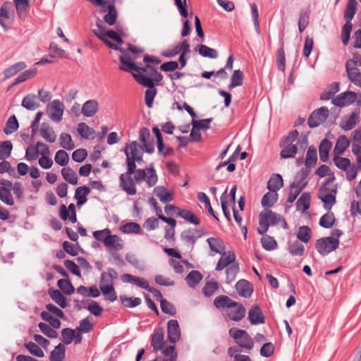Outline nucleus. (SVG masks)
<instances>
[{
    "label": "nucleus",
    "mask_w": 361,
    "mask_h": 361,
    "mask_svg": "<svg viewBox=\"0 0 361 361\" xmlns=\"http://www.w3.org/2000/svg\"><path fill=\"white\" fill-rule=\"evenodd\" d=\"M121 231L124 233H141L140 226L135 222L126 223L121 227Z\"/></svg>",
    "instance_id": "nucleus-58"
},
{
    "label": "nucleus",
    "mask_w": 361,
    "mask_h": 361,
    "mask_svg": "<svg viewBox=\"0 0 361 361\" xmlns=\"http://www.w3.org/2000/svg\"><path fill=\"white\" fill-rule=\"evenodd\" d=\"M356 66H361V56L358 54H353V59L345 62V69L358 70Z\"/></svg>",
    "instance_id": "nucleus-63"
},
{
    "label": "nucleus",
    "mask_w": 361,
    "mask_h": 361,
    "mask_svg": "<svg viewBox=\"0 0 361 361\" xmlns=\"http://www.w3.org/2000/svg\"><path fill=\"white\" fill-rule=\"evenodd\" d=\"M167 338L172 343H176L180 338V329L176 319H171L167 324Z\"/></svg>",
    "instance_id": "nucleus-12"
},
{
    "label": "nucleus",
    "mask_w": 361,
    "mask_h": 361,
    "mask_svg": "<svg viewBox=\"0 0 361 361\" xmlns=\"http://www.w3.org/2000/svg\"><path fill=\"white\" fill-rule=\"evenodd\" d=\"M243 73L240 70H235L231 76V83L228 85V89L232 90L233 88L240 86L243 85Z\"/></svg>",
    "instance_id": "nucleus-51"
},
{
    "label": "nucleus",
    "mask_w": 361,
    "mask_h": 361,
    "mask_svg": "<svg viewBox=\"0 0 361 361\" xmlns=\"http://www.w3.org/2000/svg\"><path fill=\"white\" fill-rule=\"evenodd\" d=\"M299 133L297 130L289 132L288 135L284 136L280 141V147L282 148L280 156L282 159L293 158L298 152V149H305L308 142L306 136L298 139Z\"/></svg>",
    "instance_id": "nucleus-3"
},
{
    "label": "nucleus",
    "mask_w": 361,
    "mask_h": 361,
    "mask_svg": "<svg viewBox=\"0 0 361 361\" xmlns=\"http://www.w3.org/2000/svg\"><path fill=\"white\" fill-rule=\"evenodd\" d=\"M78 132L79 135L85 139H88L91 135L94 134V130L89 127L85 123H80L78 126Z\"/></svg>",
    "instance_id": "nucleus-61"
},
{
    "label": "nucleus",
    "mask_w": 361,
    "mask_h": 361,
    "mask_svg": "<svg viewBox=\"0 0 361 361\" xmlns=\"http://www.w3.org/2000/svg\"><path fill=\"white\" fill-rule=\"evenodd\" d=\"M178 215L185 219V221L190 222V224L198 225L200 224V219L191 211L188 209H180L178 210Z\"/></svg>",
    "instance_id": "nucleus-43"
},
{
    "label": "nucleus",
    "mask_w": 361,
    "mask_h": 361,
    "mask_svg": "<svg viewBox=\"0 0 361 361\" xmlns=\"http://www.w3.org/2000/svg\"><path fill=\"white\" fill-rule=\"evenodd\" d=\"M207 242L208 243L210 249L216 253L222 254V252L226 250L224 242L219 238L212 237L209 238H207Z\"/></svg>",
    "instance_id": "nucleus-38"
},
{
    "label": "nucleus",
    "mask_w": 361,
    "mask_h": 361,
    "mask_svg": "<svg viewBox=\"0 0 361 361\" xmlns=\"http://www.w3.org/2000/svg\"><path fill=\"white\" fill-rule=\"evenodd\" d=\"M333 161L336 167L342 171H347L350 166V160L348 158L341 157L340 155L334 154Z\"/></svg>",
    "instance_id": "nucleus-57"
},
{
    "label": "nucleus",
    "mask_w": 361,
    "mask_h": 361,
    "mask_svg": "<svg viewBox=\"0 0 361 361\" xmlns=\"http://www.w3.org/2000/svg\"><path fill=\"white\" fill-rule=\"evenodd\" d=\"M133 77L139 84L147 87L145 91V100L147 106L151 108L157 93V89L155 87V85H159V84L152 82L149 78H147L141 73H133Z\"/></svg>",
    "instance_id": "nucleus-4"
},
{
    "label": "nucleus",
    "mask_w": 361,
    "mask_h": 361,
    "mask_svg": "<svg viewBox=\"0 0 361 361\" xmlns=\"http://www.w3.org/2000/svg\"><path fill=\"white\" fill-rule=\"evenodd\" d=\"M235 288L238 294L245 298H250L253 291L250 283L245 279L238 281L235 284Z\"/></svg>",
    "instance_id": "nucleus-19"
},
{
    "label": "nucleus",
    "mask_w": 361,
    "mask_h": 361,
    "mask_svg": "<svg viewBox=\"0 0 361 361\" xmlns=\"http://www.w3.org/2000/svg\"><path fill=\"white\" fill-rule=\"evenodd\" d=\"M232 337L238 347L241 348L250 350L254 347L253 340L245 330L234 329Z\"/></svg>",
    "instance_id": "nucleus-6"
},
{
    "label": "nucleus",
    "mask_w": 361,
    "mask_h": 361,
    "mask_svg": "<svg viewBox=\"0 0 361 361\" xmlns=\"http://www.w3.org/2000/svg\"><path fill=\"white\" fill-rule=\"evenodd\" d=\"M82 305L81 306H78V309L80 310L82 308H85L88 310L95 317H99L102 314L103 308L96 301L91 300L90 303L86 305L85 302L82 300Z\"/></svg>",
    "instance_id": "nucleus-29"
},
{
    "label": "nucleus",
    "mask_w": 361,
    "mask_h": 361,
    "mask_svg": "<svg viewBox=\"0 0 361 361\" xmlns=\"http://www.w3.org/2000/svg\"><path fill=\"white\" fill-rule=\"evenodd\" d=\"M136 56H130V54H124L119 56L120 66L121 71L131 72L133 73H141L145 75L152 81V82L160 84L163 79V75L157 71L153 66L146 64L145 66H139L135 63Z\"/></svg>",
    "instance_id": "nucleus-2"
},
{
    "label": "nucleus",
    "mask_w": 361,
    "mask_h": 361,
    "mask_svg": "<svg viewBox=\"0 0 361 361\" xmlns=\"http://www.w3.org/2000/svg\"><path fill=\"white\" fill-rule=\"evenodd\" d=\"M349 140L345 135H341L337 139L335 147L334 149V154L341 155L349 146Z\"/></svg>",
    "instance_id": "nucleus-36"
},
{
    "label": "nucleus",
    "mask_w": 361,
    "mask_h": 361,
    "mask_svg": "<svg viewBox=\"0 0 361 361\" xmlns=\"http://www.w3.org/2000/svg\"><path fill=\"white\" fill-rule=\"evenodd\" d=\"M14 18L13 6L11 1L3 3L0 8V25L5 31L8 30L7 20H13Z\"/></svg>",
    "instance_id": "nucleus-8"
},
{
    "label": "nucleus",
    "mask_w": 361,
    "mask_h": 361,
    "mask_svg": "<svg viewBox=\"0 0 361 361\" xmlns=\"http://www.w3.org/2000/svg\"><path fill=\"white\" fill-rule=\"evenodd\" d=\"M60 146L67 150H71L75 148V144L70 134L62 133L59 137Z\"/></svg>",
    "instance_id": "nucleus-45"
},
{
    "label": "nucleus",
    "mask_w": 361,
    "mask_h": 361,
    "mask_svg": "<svg viewBox=\"0 0 361 361\" xmlns=\"http://www.w3.org/2000/svg\"><path fill=\"white\" fill-rule=\"evenodd\" d=\"M49 295L52 300H54L61 308H66L68 306L67 300L61 292L57 289L51 290Z\"/></svg>",
    "instance_id": "nucleus-41"
},
{
    "label": "nucleus",
    "mask_w": 361,
    "mask_h": 361,
    "mask_svg": "<svg viewBox=\"0 0 361 361\" xmlns=\"http://www.w3.org/2000/svg\"><path fill=\"white\" fill-rule=\"evenodd\" d=\"M104 245L115 250H121L123 248L122 240L116 235H111V233L107 236Z\"/></svg>",
    "instance_id": "nucleus-30"
},
{
    "label": "nucleus",
    "mask_w": 361,
    "mask_h": 361,
    "mask_svg": "<svg viewBox=\"0 0 361 361\" xmlns=\"http://www.w3.org/2000/svg\"><path fill=\"white\" fill-rule=\"evenodd\" d=\"M235 259V255L233 252H228L226 253L225 251L222 252L221 257L216 266V271H221L226 267H228L232 264H234Z\"/></svg>",
    "instance_id": "nucleus-17"
},
{
    "label": "nucleus",
    "mask_w": 361,
    "mask_h": 361,
    "mask_svg": "<svg viewBox=\"0 0 361 361\" xmlns=\"http://www.w3.org/2000/svg\"><path fill=\"white\" fill-rule=\"evenodd\" d=\"M99 288L102 294L110 302H114L117 300V295L114 286H99Z\"/></svg>",
    "instance_id": "nucleus-53"
},
{
    "label": "nucleus",
    "mask_w": 361,
    "mask_h": 361,
    "mask_svg": "<svg viewBox=\"0 0 361 361\" xmlns=\"http://www.w3.org/2000/svg\"><path fill=\"white\" fill-rule=\"evenodd\" d=\"M309 170L307 169H301L295 175L294 180L290 183L293 188H301L302 190H304L307 185V181L306 180L308 175Z\"/></svg>",
    "instance_id": "nucleus-16"
},
{
    "label": "nucleus",
    "mask_w": 361,
    "mask_h": 361,
    "mask_svg": "<svg viewBox=\"0 0 361 361\" xmlns=\"http://www.w3.org/2000/svg\"><path fill=\"white\" fill-rule=\"evenodd\" d=\"M346 73L350 81L361 87V73L358 70H349Z\"/></svg>",
    "instance_id": "nucleus-64"
},
{
    "label": "nucleus",
    "mask_w": 361,
    "mask_h": 361,
    "mask_svg": "<svg viewBox=\"0 0 361 361\" xmlns=\"http://www.w3.org/2000/svg\"><path fill=\"white\" fill-rule=\"evenodd\" d=\"M57 285L61 291L68 295H71L75 290L71 281L65 279H59L57 282Z\"/></svg>",
    "instance_id": "nucleus-59"
},
{
    "label": "nucleus",
    "mask_w": 361,
    "mask_h": 361,
    "mask_svg": "<svg viewBox=\"0 0 361 361\" xmlns=\"http://www.w3.org/2000/svg\"><path fill=\"white\" fill-rule=\"evenodd\" d=\"M322 194V192H318V198L323 202L324 208L327 211H330L333 206L336 204V195Z\"/></svg>",
    "instance_id": "nucleus-33"
},
{
    "label": "nucleus",
    "mask_w": 361,
    "mask_h": 361,
    "mask_svg": "<svg viewBox=\"0 0 361 361\" xmlns=\"http://www.w3.org/2000/svg\"><path fill=\"white\" fill-rule=\"evenodd\" d=\"M335 221L334 213L329 212L320 218L319 224L323 228H330L334 226Z\"/></svg>",
    "instance_id": "nucleus-47"
},
{
    "label": "nucleus",
    "mask_w": 361,
    "mask_h": 361,
    "mask_svg": "<svg viewBox=\"0 0 361 361\" xmlns=\"http://www.w3.org/2000/svg\"><path fill=\"white\" fill-rule=\"evenodd\" d=\"M15 4L17 15L21 20H25L27 16V12L30 7L28 0H13Z\"/></svg>",
    "instance_id": "nucleus-23"
},
{
    "label": "nucleus",
    "mask_w": 361,
    "mask_h": 361,
    "mask_svg": "<svg viewBox=\"0 0 361 361\" xmlns=\"http://www.w3.org/2000/svg\"><path fill=\"white\" fill-rule=\"evenodd\" d=\"M39 135L46 141L49 142H54L56 139V135L54 130L46 123H43L39 129Z\"/></svg>",
    "instance_id": "nucleus-24"
},
{
    "label": "nucleus",
    "mask_w": 361,
    "mask_h": 361,
    "mask_svg": "<svg viewBox=\"0 0 361 361\" xmlns=\"http://www.w3.org/2000/svg\"><path fill=\"white\" fill-rule=\"evenodd\" d=\"M120 300L123 305L128 308L135 307L140 305L142 302V300L140 298L127 297L126 295H121Z\"/></svg>",
    "instance_id": "nucleus-49"
},
{
    "label": "nucleus",
    "mask_w": 361,
    "mask_h": 361,
    "mask_svg": "<svg viewBox=\"0 0 361 361\" xmlns=\"http://www.w3.org/2000/svg\"><path fill=\"white\" fill-rule=\"evenodd\" d=\"M90 193V189L86 186H80L76 188L75 198L77 200L78 207L83 205L87 201V196Z\"/></svg>",
    "instance_id": "nucleus-26"
},
{
    "label": "nucleus",
    "mask_w": 361,
    "mask_h": 361,
    "mask_svg": "<svg viewBox=\"0 0 361 361\" xmlns=\"http://www.w3.org/2000/svg\"><path fill=\"white\" fill-rule=\"evenodd\" d=\"M0 200L9 206L14 204V200L10 189L5 187H0Z\"/></svg>",
    "instance_id": "nucleus-55"
},
{
    "label": "nucleus",
    "mask_w": 361,
    "mask_h": 361,
    "mask_svg": "<svg viewBox=\"0 0 361 361\" xmlns=\"http://www.w3.org/2000/svg\"><path fill=\"white\" fill-rule=\"evenodd\" d=\"M311 201L310 194L307 192H303L296 202L297 209L305 212L310 208Z\"/></svg>",
    "instance_id": "nucleus-37"
},
{
    "label": "nucleus",
    "mask_w": 361,
    "mask_h": 361,
    "mask_svg": "<svg viewBox=\"0 0 361 361\" xmlns=\"http://www.w3.org/2000/svg\"><path fill=\"white\" fill-rule=\"evenodd\" d=\"M19 127L16 117L13 115L8 118L6 126L4 128V133L6 135L11 134L16 131Z\"/></svg>",
    "instance_id": "nucleus-48"
},
{
    "label": "nucleus",
    "mask_w": 361,
    "mask_h": 361,
    "mask_svg": "<svg viewBox=\"0 0 361 361\" xmlns=\"http://www.w3.org/2000/svg\"><path fill=\"white\" fill-rule=\"evenodd\" d=\"M339 245V240L334 237H325L316 241L315 247L318 252L324 256L336 250Z\"/></svg>",
    "instance_id": "nucleus-5"
},
{
    "label": "nucleus",
    "mask_w": 361,
    "mask_h": 361,
    "mask_svg": "<svg viewBox=\"0 0 361 361\" xmlns=\"http://www.w3.org/2000/svg\"><path fill=\"white\" fill-rule=\"evenodd\" d=\"M180 238L185 243L190 245L192 249L193 248L197 237L192 231L190 229L183 231L180 234Z\"/></svg>",
    "instance_id": "nucleus-62"
},
{
    "label": "nucleus",
    "mask_w": 361,
    "mask_h": 361,
    "mask_svg": "<svg viewBox=\"0 0 361 361\" xmlns=\"http://www.w3.org/2000/svg\"><path fill=\"white\" fill-rule=\"evenodd\" d=\"M121 279L123 283L134 284L145 290L149 288L148 281L143 278L137 277L130 274H124L121 276Z\"/></svg>",
    "instance_id": "nucleus-15"
},
{
    "label": "nucleus",
    "mask_w": 361,
    "mask_h": 361,
    "mask_svg": "<svg viewBox=\"0 0 361 361\" xmlns=\"http://www.w3.org/2000/svg\"><path fill=\"white\" fill-rule=\"evenodd\" d=\"M288 251L293 256H302L305 252V247L298 240H295L289 244Z\"/></svg>",
    "instance_id": "nucleus-54"
},
{
    "label": "nucleus",
    "mask_w": 361,
    "mask_h": 361,
    "mask_svg": "<svg viewBox=\"0 0 361 361\" xmlns=\"http://www.w3.org/2000/svg\"><path fill=\"white\" fill-rule=\"evenodd\" d=\"M360 111L353 112L345 121H343L341 124L342 129L345 131L350 130L359 122Z\"/></svg>",
    "instance_id": "nucleus-28"
},
{
    "label": "nucleus",
    "mask_w": 361,
    "mask_h": 361,
    "mask_svg": "<svg viewBox=\"0 0 361 361\" xmlns=\"http://www.w3.org/2000/svg\"><path fill=\"white\" fill-rule=\"evenodd\" d=\"M357 99V94L352 91L341 93L333 99L332 102L338 106H345L353 104Z\"/></svg>",
    "instance_id": "nucleus-11"
},
{
    "label": "nucleus",
    "mask_w": 361,
    "mask_h": 361,
    "mask_svg": "<svg viewBox=\"0 0 361 361\" xmlns=\"http://www.w3.org/2000/svg\"><path fill=\"white\" fill-rule=\"evenodd\" d=\"M13 149L12 142L10 140L4 141L0 144V159L4 160L11 156Z\"/></svg>",
    "instance_id": "nucleus-50"
},
{
    "label": "nucleus",
    "mask_w": 361,
    "mask_h": 361,
    "mask_svg": "<svg viewBox=\"0 0 361 361\" xmlns=\"http://www.w3.org/2000/svg\"><path fill=\"white\" fill-rule=\"evenodd\" d=\"M329 111L326 106H322L310 114L307 123L310 128H315L324 123L328 118Z\"/></svg>",
    "instance_id": "nucleus-7"
},
{
    "label": "nucleus",
    "mask_w": 361,
    "mask_h": 361,
    "mask_svg": "<svg viewBox=\"0 0 361 361\" xmlns=\"http://www.w3.org/2000/svg\"><path fill=\"white\" fill-rule=\"evenodd\" d=\"M283 185L282 176L280 174L273 175L267 183V188L272 192H276Z\"/></svg>",
    "instance_id": "nucleus-27"
},
{
    "label": "nucleus",
    "mask_w": 361,
    "mask_h": 361,
    "mask_svg": "<svg viewBox=\"0 0 361 361\" xmlns=\"http://www.w3.org/2000/svg\"><path fill=\"white\" fill-rule=\"evenodd\" d=\"M202 277L200 271L192 270L187 275L185 280L189 286L195 287L201 281Z\"/></svg>",
    "instance_id": "nucleus-46"
},
{
    "label": "nucleus",
    "mask_w": 361,
    "mask_h": 361,
    "mask_svg": "<svg viewBox=\"0 0 361 361\" xmlns=\"http://www.w3.org/2000/svg\"><path fill=\"white\" fill-rule=\"evenodd\" d=\"M277 199V192H268L262 197V205L265 208L271 207L276 202Z\"/></svg>",
    "instance_id": "nucleus-52"
},
{
    "label": "nucleus",
    "mask_w": 361,
    "mask_h": 361,
    "mask_svg": "<svg viewBox=\"0 0 361 361\" xmlns=\"http://www.w3.org/2000/svg\"><path fill=\"white\" fill-rule=\"evenodd\" d=\"M98 109V102L95 99H90L83 104L81 108V114L86 117H92L97 113Z\"/></svg>",
    "instance_id": "nucleus-18"
},
{
    "label": "nucleus",
    "mask_w": 361,
    "mask_h": 361,
    "mask_svg": "<svg viewBox=\"0 0 361 361\" xmlns=\"http://www.w3.org/2000/svg\"><path fill=\"white\" fill-rule=\"evenodd\" d=\"M61 176L68 183L72 185L78 184V176L72 169L69 167L62 169Z\"/></svg>",
    "instance_id": "nucleus-42"
},
{
    "label": "nucleus",
    "mask_w": 361,
    "mask_h": 361,
    "mask_svg": "<svg viewBox=\"0 0 361 361\" xmlns=\"http://www.w3.org/2000/svg\"><path fill=\"white\" fill-rule=\"evenodd\" d=\"M234 300H231L228 296L221 295L217 296L214 300V305L217 309H224L228 310Z\"/></svg>",
    "instance_id": "nucleus-34"
},
{
    "label": "nucleus",
    "mask_w": 361,
    "mask_h": 361,
    "mask_svg": "<svg viewBox=\"0 0 361 361\" xmlns=\"http://www.w3.org/2000/svg\"><path fill=\"white\" fill-rule=\"evenodd\" d=\"M118 278V273L112 268H108L106 271L101 274L99 286H114L113 281Z\"/></svg>",
    "instance_id": "nucleus-22"
},
{
    "label": "nucleus",
    "mask_w": 361,
    "mask_h": 361,
    "mask_svg": "<svg viewBox=\"0 0 361 361\" xmlns=\"http://www.w3.org/2000/svg\"><path fill=\"white\" fill-rule=\"evenodd\" d=\"M332 144L327 139L322 140L319 146V157L322 161L326 162L329 159V151L331 148Z\"/></svg>",
    "instance_id": "nucleus-31"
},
{
    "label": "nucleus",
    "mask_w": 361,
    "mask_h": 361,
    "mask_svg": "<svg viewBox=\"0 0 361 361\" xmlns=\"http://www.w3.org/2000/svg\"><path fill=\"white\" fill-rule=\"evenodd\" d=\"M135 161H142V154L134 157L126 159L127 171L119 176V187L128 195H135L137 193L136 183L145 180L147 186L152 188L158 181V176L154 168V164L145 169H136Z\"/></svg>",
    "instance_id": "nucleus-1"
},
{
    "label": "nucleus",
    "mask_w": 361,
    "mask_h": 361,
    "mask_svg": "<svg viewBox=\"0 0 361 361\" xmlns=\"http://www.w3.org/2000/svg\"><path fill=\"white\" fill-rule=\"evenodd\" d=\"M124 152L126 156V159L134 157L143 153L142 147L137 143V141H133L130 144L126 145L124 148Z\"/></svg>",
    "instance_id": "nucleus-21"
},
{
    "label": "nucleus",
    "mask_w": 361,
    "mask_h": 361,
    "mask_svg": "<svg viewBox=\"0 0 361 361\" xmlns=\"http://www.w3.org/2000/svg\"><path fill=\"white\" fill-rule=\"evenodd\" d=\"M154 195L164 203L169 202L173 200L171 193L167 191L166 188L164 186H157L154 189Z\"/></svg>",
    "instance_id": "nucleus-32"
},
{
    "label": "nucleus",
    "mask_w": 361,
    "mask_h": 361,
    "mask_svg": "<svg viewBox=\"0 0 361 361\" xmlns=\"http://www.w3.org/2000/svg\"><path fill=\"white\" fill-rule=\"evenodd\" d=\"M248 319L253 325L264 324L265 317L258 305H254L248 312Z\"/></svg>",
    "instance_id": "nucleus-13"
},
{
    "label": "nucleus",
    "mask_w": 361,
    "mask_h": 361,
    "mask_svg": "<svg viewBox=\"0 0 361 361\" xmlns=\"http://www.w3.org/2000/svg\"><path fill=\"white\" fill-rule=\"evenodd\" d=\"M64 105L59 99L53 100L48 106L50 118L56 123L62 120Z\"/></svg>",
    "instance_id": "nucleus-9"
},
{
    "label": "nucleus",
    "mask_w": 361,
    "mask_h": 361,
    "mask_svg": "<svg viewBox=\"0 0 361 361\" xmlns=\"http://www.w3.org/2000/svg\"><path fill=\"white\" fill-rule=\"evenodd\" d=\"M104 21L109 25L116 23L117 19V11L114 4L108 6V13L104 17Z\"/></svg>",
    "instance_id": "nucleus-56"
},
{
    "label": "nucleus",
    "mask_w": 361,
    "mask_h": 361,
    "mask_svg": "<svg viewBox=\"0 0 361 361\" xmlns=\"http://www.w3.org/2000/svg\"><path fill=\"white\" fill-rule=\"evenodd\" d=\"M246 310L244 306L238 302L234 301L231 307L226 310L228 318L234 322L241 321L245 316Z\"/></svg>",
    "instance_id": "nucleus-10"
},
{
    "label": "nucleus",
    "mask_w": 361,
    "mask_h": 361,
    "mask_svg": "<svg viewBox=\"0 0 361 361\" xmlns=\"http://www.w3.org/2000/svg\"><path fill=\"white\" fill-rule=\"evenodd\" d=\"M21 105L27 110L34 111L39 106V99L34 94H28L23 99Z\"/></svg>",
    "instance_id": "nucleus-20"
},
{
    "label": "nucleus",
    "mask_w": 361,
    "mask_h": 361,
    "mask_svg": "<svg viewBox=\"0 0 361 361\" xmlns=\"http://www.w3.org/2000/svg\"><path fill=\"white\" fill-rule=\"evenodd\" d=\"M151 345L154 351L163 349L164 346V332L162 328L155 329L152 336Z\"/></svg>",
    "instance_id": "nucleus-14"
},
{
    "label": "nucleus",
    "mask_w": 361,
    "mask_h": 361,
    "mask_svg": "<svg viewBox=\"0 0 361 361\" xmlns=\"http://www.w3.org/2000/svg\"><path fill=\"white\" fill-rule=\"evenodd\" d=\"M262 218L267 220V222L269 223V225L274 226L276 225L279 223L281 220H283L284 222V228H287V224L285 221L284 219L281 217V215L277 214L275 212H273L271 210L261 212L259 214Z\"/></svg>",
    "instance_id": "nucleus-25"
},
{
    "label": "nucleus",
    "mask_w": 361,
    "mask_h": 361,
    "mask_svg": "<svg viewBox=\"0 0 361 361\" xmlns=\"http://www.w3.org/2000/svg\"><path fill=\"white\" fill-rule=\"evenodd\" d=\"M66 356V348L62 343L58 344L51 352L50 361H63Z\"/></svg>",
    "instance_id": "nucleus-35"
},
{
    "label": "nucleus",
    "mask_w": 361,
    "mask_h": 361,
    "mask_svg": "<svg viewBox=\"0 0 361 361\" xmlns=\"http://www.w3.org/2000/svg\"><path fill=\"white\" fill-rule=\"evenodd\" d=\"M297 238L302 242L307 243L311 238V229L307 226H300L297 233Z\"/></svg>",
    "instance_id": "nucleus-60"
},
{
    "label": "nucleus",
    "mask_w": 361,
    "mask_h": 361,
    "mask_svg": "<svg viewBox=\"0 0 361 361\" xmlns=\"http://www.w3.org/2000/svg\"><path fill=\"white\" fill-rule=\"evenodd\" d=\"M357 2L355 0H349L344 11V19L345 22L351 23L357 10Z\"/></svg>",
    "instance_id": "nucleus-39"
},
{
    "label": "nucleus",
    "mask_w": 361,
    "mask_h": 361,
    "mask_svg": "<svg viewBox=\"0 0 361 361\" xmlns=\"http://www.w3.org/2000/svg\"><path fill=\"white\" fill-rule=\"evenodd\" d=\"M197 50L199 54L203 57H208L210 59H216L218 56V52L216 49L210 48L204 44L198 45Z\"/></svg>",
    "instance_id": "nucleus-44"
},
{
    "label": "nucleus",
    "mask_w": 361,
    "mask_h": 361,
    "mask_svg": "<svg viewBox=\"0 0 361 361\" xmlns=\"http://www.w3.org/2000/svg\"><path fill=\"white\" fill-rule=\"evenodd\" d=\"M317 161V149L314 146H310L307 152L305 159V166L307 168H312L314 166Z\"/></svg>",
    "instance_id": "nucleus-40"
}]
</instances>
